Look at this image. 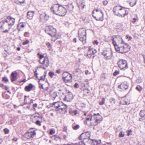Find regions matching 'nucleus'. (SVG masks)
<instances>
[{
	"mask_svg": "<svg viewBox=\"0 0 145 145\" xmlns=\"http://www.w3.org/2000/svg\"><path fill=\"white\" fill-rule=\"evenodd\" d=\"M29 43V40H25V41L23 42H22V44L23 45H25L26 44H27Z\"/></svg>",
	"mask_w": 145,
	"mask_h": 145,
	"instance_id": "nucleus-50",
	"label": "nucleus"
},
{
	"mask_svg": "<svg viewBox=\"0 0 145 145\" xmlns=\"http://www.w3.org/2000/svg\"><path fill=\"white\" fill-rule=\"evenodd\" d=\"M19 25H20V27L22 28H24V25L23 23H20V24Z\"/></svg>",
	"mask_w": 145,
	"mask_h": 145,
	"instance_id": "nucleus-64",
	"label": "nucleus"
},
{
	"mask_svg": "<svg viewBox=\"0 0 145 145\" xmlns=\"http://www.w3.org/2000/svg\"><path fill=\"white\" fill-rule=\"evenodd\" d=\"M85 3L84 2L83 0H77V3L78 5H80L81 4Z\"/></svg>",
	"mask_w": 145,
	"mask_h": 145,
	"instance_id": "nucleus-39",
	"label": "nucleus"
},
{
	"mask_svg": "<svg viewBox=\"0 0 145 145\" xmlns=\"http://www.w3.org/2000/svg\"><path fill=\"white\" fill-rule=\"evenodd\" d=\"M18 73L16 71H14L12 73L11 75V80L12 82L16 80L17 79Z\"/></svg>",
	"mask_w": 145,
	"mask_h": 145,
	"instance_id": "nucleus-20",
	"label": "nucleus"
},
{
	"mask_svg": "<svg viewBox=\"0 0 145 145\" xmlns=\"http://www.w3.org/2000/svg\"><path fill=\"white\" fill-rule=\"evenodd\" d=\"M142 87L140 85H138L136 88V89L140 92L142 91Z\"/></svg>",
	"mask_w": 145,
	"mask_h": 145,
	"instance_id": "nucleus-38",
	"label": "nucleus"
},
{
	"mask_svg": "<svg viewBox=\"0 0 145 145\" xmlns=\"http://www.w3.org/2000/svg\"><path fill=\"white\" fill-rule=\"evenodd\" d=\"M93 44L94 45H98L99 44V42L97 40H95L93 42Z\"/></svg>",
	"mask_w": 145,
	"mask_h": 145,
	"instance_id": "nucleus-56",
	"label": "nucleus"
},
{
	"mask_svg": "<svg viewBox=\"0 0 145 145\" xmlns=\"http://www.w3.org/2000/svg\"><path fill=\"white\" fill-rule=\"evenodd\" d=\"M110 102L112 104H115V99L113 98H112L110 99Z\"/></svg>",
	"mask_w": 145,
	"mask_h": 145,
	"instance_id": "nucleus-45",
	"label": "nucleus"
},
{
	"mask_svg": "<svg viewBox=\"0 0 145 145\" xmlns=\"http://www.w3.org/2000/svg\"><path fill=\"white\" fill-rule=\"evenodd\" d=\"M116 51L119 53H126L128 52L130 48V46L127 44L120 45L119 44L114 47Z\"/></svg>",
	"mask_w": 145,
	"mask_h": 145,
	"instance_id": "nucleus-3",
	"label": "nucleus"
},
{
	"mask_svg": "<svg viewBox=\"0 0 145 145\" xmlns=\"http://www.w3.org/2000/svg\"><path fill=\"white\" fill-rule=\"evenodd\" d=\"M67 106L66 105H63V103L62 102H60V104L58 109L57 110V111H58V110L60 109H62L63 108H67Z\"/></svg>",
	"mask_w": 145,
	"mask_h": 145,
	"instance_id": "nucleus-25",
	"label": "nucleus"
},
{
	"mask_svg": "<svg viewBox=\"0 0 145 145\" xmlns=\"http://www.w3.org/2000/svg\"><path fill=\"white\" fill-rule=\"evenodd\" d=\"M127 132L128 133L127 134V135L129 136L130 135V133H131L132 131L131 130H128L127 131Z\"/></svg>",
	"mask_w": 145,
	"mask_h": 145,
	"instance_id": "nucleus-62",
	"label": "nucleus"
},
{
	"mask_svg": "<svg viewBox=\"0 0 145 145\" xmlns=\"http://www.w3.org/2000/svg\"><path fill=\"white\" fill-rule=\"evenodd\" d=\"M62 76L63 79L65 83L72 82V76L71 74L68 72H65L63 73Z\"/></svg>",
	"mask_w": 145,
	"mask_h": 145,
	"instance_id": "nucleus-5",
	"label": "nucleus"
},
{
	"mask_svg": "<svg viewBox=\"0 0 145 145\" xmlns=\"http://www.w3.org/2000/svg\"><path fill=\"white\" fill-rule=\"evenodd\" d=\"M50 97L53 100L57 96V93L54 90H52L50 92Z\"/></svg>",
	"mask_w": 145,
	"mask_h": 145,
	"instance_id": "nucleus-19",
	"label": "nucleus"
},
{
	"mask_svg": "<svg viewBox=\"0 0 145 145\" xmlns=\"http://www.w3.org/2000/svg\"><path fill=\"white\" fill-rule=\"evenodd\" d=\"M48 74L52 78L53 76L54 75V73L51 71Z\"/></svg>",
	"mask_w": 145,
	"mask_h": 145,
	"instance_id": "nucleus-46",
	"label": "nucleus"
},
{
	"mask_svg": "<svg viewBox=\"0 0 145 145\" xmlns=\"http://www.w3.org/2000/svg\"><path fill=\"white\" fill-rule=\"evenodd\" d=\"M75 72L77 73H78V74H79L81 73L82 71L79 69H76L75 70Z\"/></svg>",
	"mask_w": 145,
	"mask_h": 145,
	"instance_id": "nucleus-44",
	"label": "nucleus"
},
{
	"mask_svg": "<svg viewBox=\"0 0 145 145\" xmlns=\"http://www.w3.org/2000/svg\"><path fill=\"white\" fill-rule=\"evenodd\" d=\"M101 78L102 79H105L106 78L105 74H103L101 76Z\"/></svg>",
	"mask_w": 145,
	"mask_h": 145,
	"instance_id": "nucleus-53",
	"label": "nucleus"
},
{
	"mask_svg": "<svg viewBox=\"0 0 145 145\" xmlns=\"http://www.w3.org/2000/svg\"><path fill=\"white\" fill-rule=\"evenodd\" d=\"M120 86L121 89L124 88L125 89H127L128 88V85L127 82H124L123 84H121L120 85Z\"/></svg>",
	"mask_w": 145,
	"mask_h": 145,
	"instance_id": "nucleus-27",
	"label": "nucleus"
},
{
	"mask_svg": "<svg viewBox=\"0 0 145 145\" xmlns=\"http://www.w3.org/2000/svg\"><path fill=\"white\" fill-rule=\"evenodd\" d=\"M5 22L4 23H1V20L0 21V25H1L0 28L1 31L4 33H7L9 31L11 28V26H8V24H5Z\"/></svg>",
	"mask_w": 145,
	"mask_h": 145,
	"instance_id": "nucleus-10",
	"label": "nucleus"
},
{
	"mask_svg": "<svg viewBox=\"0 0 145 145\" xmlns=\"http://www.w3.org/2000/svg\"><path fill=\"white\" fill-rule=\"evenodd\" d=\"M78 37L79 40L82 42L83 44H84L86 42V35L79 34L78 35Z\"/></svg>",
	"mask_w": 145,
	"mask_h": 145,
	"instance_id": "nucleus-18",
	"label": "nucleus"
},
{
	"mask_svg": "<svg viewBox=\"0 0 145 145\" xmlns=\"http://www.w3.org/2000/svg\"><path fill=\"white\" fill-rule=\"evenodd\" d=\"M74 86L75 88H78L79 87V85L78 83H75L74 85Z\"/></svg>",
	"mask_w": 145,
	"mask_h": 145,
	"instance_id": "nucleus-54",
	"label": "nucleus"
},
{
	"mask_svg": "<svg viewBox=\"0 0 145 145\" xmlns=\"http://www.w3.org/2000/svg\"><path fill=\"white\" fill-rule=\"evenodd\" d=\"M80 127V126L79 125H76L73 126L72 128L73 129L76 130L78 129Z\"/></svg>",
	"mask_w": 145,
	"mask_h": 145,
	"instance_id": "nucleus-42",
	"label": "nucleus"
},
{
	"mask_svg": "<svg viewBox=\"0 0 145 145\" xmlns=\"http://www.w3.org/2000/svg\"><path fill=\"white\" fill-rule=\"evenodd\" d=\"M100 142H99L95 140H93L92 144L94 145H97L100 143Z\"/></svg>",
	"mask_w": 145,
	"mask_h": 145,
	"instance_id": "nucleus-34",
	"label": "nucleus"
},
{
	"mask_svg": "<svg viewBox=\"0 0 145 145\" xmlns=\"http://www.w3.org/2000/svg\"><path fill=\"white\" fill-rule=\"evenodd\" d=\"M72 111L74 115H76L77 114V111L76 110H74Z\"/></svg>",
	"mask_w": 145,
	"mask_h": 145,
	"instance_id": "nucleus-61",
	"label": "nucleus"
},
{
	"mask_svg": "<svg viewBox=\"0 0 145 145\" xmlns=\"http://www.w3.org/2000/svg\"><path fill=\"white\" fill-rule=\"evenodd\" d=\"M140 115L141 117H144L145 115V111L144 110H141L140 112Z\"/></svg>",
	"mask_w": 145,
	"mask_h": 145,
	"instance_id": "nucleus-33",
	"label": "nucleus"
},
{
	"mask_svg": "<svg viewBox=\"0 0 145 145\" xmlns=\"http://www.w3.org/2000/svg\"><path fill=\"white\" fill-rule=\"evenodd\" d=\"M129 2V4L131 7H133L136 3L137 0H128Z\"/></svg>",
	"mask_w": 145,
	"mask_h": 145,
	"instance_id": "nucleus-28",
	"label": "nucleus"
},
{
	"mask_svg": "<svg viewBox=\"0 0 145 145\" xmlns=\"http://www.w3.org/2000/svg\"><path fill=\"white\" fill-rule=\"evenodd\" d=\"M55 133V132H53V131L52 129H51L50 130L49 133L51 135H52L54 134V133Z\"/></svg>",
	"mask_w": 145,
	"mask_h": 145,
	"instance_id": "nucleus-60",
	"label": "nucleus"
},
{
	"mask_svg": "<svg viewBox=\"0 0 145 145\" xmlns=\"http://www.w3.org/2000/svg\"><path fill=\"white\" fill-rule=\"evenodd\" d=\"M45 67L44 65H43L40 66L39 67L40 68H41L45 70L46 69V68H45Z\"/></svg>",
	"mask_w": 145,
	"mask_h": 145,
	"instance_id": "nucleus-58",
	"label": "nucleus"
},
{
	"mask_svg": "<svg viewBox=\"0 0 145 145\" xmlns=\"http://www.w3.org/2000/svg\"><path fill=\"white\" fill-rule=\"evenodd\" d=\"M86 35V33L85 29L84 28H82L79 30L78 35Z\"/></svg>",
	"mask_w": 145,
	"mask_h": 145,
	"instance_id": "nucleus-23",
	"label": "nucleus"
},
{
	"mask_svg": "<svg viewBox=\"0 0 145 145\" xmlns=\"http://www.w3.org/2000/svg\"><path fill=\"white\" fill-rule=\"evenodd\" d=\"M79 9H82L84 8V7L85 6V3L81 4L80 5H78Z\"/></svg>",
	"mask_w": 145,
	"mask_h": 145,
	"instance_id": "nucleus-35",
	"label": "nucleus"
},
{
	"mask_svg": "<svg viewBox=\"0 0 145 145\" xmlns=\"http://www.w3.org/2000/svg\"><path fill=\"white\" fill-rule=\"evenodd\" d=\"M18 1H19V3H24L25 2V0H17Z\"/></svg>",
	"mask_w": 145,
	"mask_h": 145,
	"instance_id": "nucleus-59",
	"label": "nucleus"
},
{
	"mask_svg": "<svg viewBox=\"0 0 145 145\" xmlns=\"http://www.w3.org/2000/svg\"><path fill=\"white\" fill-rule=\"evenodd\" d=\"M60 102H56L54 103V106L56 108V110L58 109L59 106Z\"/></svg>",
	"mask_w": 145,
	"mask_h": 145,
	"instance_id": "nucleus-30",
	"label": "nucleus"
},
{
	"mask_svg": "<svg viewBox=\"0 0 145 145\" xmlns=\"http://www.w3.org/2000/svg\"><path fill=\"white\" fill-rule=\"evenodd\" d=\"M138 18L137 17H136V18H133L132 19V22L133 23H134L136 21H138Z\"/></svg>",
	"mask_w": 145,
	"mask_h": 145,
	"instance_id": "nucleus-41",
	"label": "nucleus"
},
{
	"mask_svg": "<svg viewBox=\"0 0 145 145\" xmlns=\"http://www.w3.org/2000/svg\"><path fill=\"white\" fill-rule=\"evenodd\" d=\"M118 67L121 70H125L128 67L126 61L123 59H120L118 62Z\"/></svg>",
	"mask_w": 145,
	"mask_h": 145,
	"instance_id": "nucleus-11",
	"label": "nucleus"
},
{
	"mask_svg": "<svg viewBox=\"0 0 145 145\" xmlns=\"http://www.w3.org/2000/svg\"><path fill=\"white\" fill-rule=\"evenodd\" d=\"M103 3L104 5L105 6L107 4L108 2L107 1H105L103 2Z\"/></svg>",
	"mask_w": 145,
	"mask_h": 145,
	"instance_id": "nucleus-63",
	"label": "nucleus"
},
{
	"mask_svg": "<svg viewBox=\"0 0 145 145\" xmlns=\"http://www.w3.org/2000/svg\"><path fill=\"white\" fill-rule=\"evenodd\" d=\"M41 122L38 120H37L35 122V123L37 125H39V126L41 125Z\"/></svg>",
	"mask_w": 145,
	"mask_h": 145,
	"instance_id": "nucleus-51",
	"label": "nucleus"
},
{
	"mask_svg": "<svg viewBox=\"0 0 145 145\" xmlns=\"http://www.w3.org/2000/svg\"><path fill=\"white\" fill-rule=\"evenodd\" d=\"M103 14L102 11L99 8L95 9L92 12V16L97 20H103Z\"/></svg>",
	"mask_w": 145,
	"mask_h": 145,
	"instance_id": "nucleus-4",
	"label": "nucleus"
},
{
	"mask_svg": "<svg viewBox=\"0 0 145 145\" xmlns=\"http://www.w3.org/2000/svg\"><path fill=\"white\" fill-rule=\"evenodd\" d=\"M112 43L114 47L118 45L117 43H118V40L117 39V36H114L112 38Z\"/></svg>",
	"mask_w": 145,
	"mask_h": 145,
	"instance_id": "nucleus-21",
	"label": "nucleus"
},
{
	"mask_svg": "<svg viewBox=\"0 0 145 145\" xmlns=\"http://www.w3.org/2000/svg\"><path fill=\"white\" fill-rule=\"evenodd\" d=\"M117 39L118 43H120V42L122 40V37L120 36H117Z\"/></svg>",
	"mask_w": 145,
	"mask_h": 145,
	"instance_id": "nucleus-49",
	"label": "nucleus"
},
{
	"mask_svg": "<svg viewBox=\"0 0 145 145\" xmlns=\"http://www.w3.org/2000/svg\"><path fill=\"white\" fill-rule=\"evenodd\" d=\"M119 73V72L118 71H115L114 72L113 75L114 76H116Z\"/></svg>",
	"mask_w": 145,
	"mask_h": 145,
	"instance_id": "nucleus-52",
	"label": "nucleus"
},
{
	"mask_svg": "<svg viewBox=\"0 0 145 145\" xmlns=\"http://www.w3.org/2000/svg\"><path fill=\"white\" fill-rule=\"evenodd\" d=\"M15 21V18H12L11 16H7L6 19L4 18L1 19V23L5 22L7 23L8 26H12L14 24Z\"/></svg>",
	"mask_w": 145,
	"mask_h": 145,
	"instance_id": "nucleus-8",
	"label": "nucleus"
},
{
	"mask_svg": "<svg viewBox=\"0 0 145 145\" xmlns=\"http://www.w3.org/2000/svg\"><path fill=\"white\" fill-rule=\"evenodd\" d=\"M33 86L31 84H30L29 85L25 87V90L27 91H30L32 89Z\"/></svg>",
	"mask_w": 145,
	"mask_h": 145,
	"instance_id": "nucleus-26",
	"label": "nucleus"
},
{
	"mask_svg": "<svg viewBox=\"0 0 145 145\" xmlns=\"http://www.w3.org/2000/svg\"><path fill=\"white\" fill-rule=\"evenodd\" d=\"M126 39H128V40H131V39H132V38L131 36L129 37V36H126Z\"/></svg>",
	"mask_w": 145,
	"mask_h": 145,
	"instance_id": "nucleus-57",
	"label": "nucleus"
},
{
	"mask_svg": "<svg viewBox=\"0 0 145 145\" xmlns=\"http://www.w3.org/2000/svg\"><path fill=\"white\" fill-rule=\"evenodd\" d=\"M75 145H85V144L84 141H80L78 143L75 144Z\"/></svg>",
	"mask_w": 145,
	"mask_h": 145,
	"instance_id": "nucleus-40",
	"label": "nucleus"
},
{
	"mask_svg": "<svg viewBox=\"0 0 145 145\" xmlns=\"http://www.w3.org/2000/svg\"><path fill=\"white\" fill-rule=\"evenodd\" d=\"M113 11L115 15L123 17L128 15L129 9L121 6H116L114 8Z\"/></svg>",
	"mask_w": 145,
	"mask_h": 145,
	"instance_id": "nucleus-2",
	"label": "nucleus"
},
{
	"mask_svg": "<svg viewBox=\"0 0 145 145\" xmlns=\"http://www.w3.org/2000/svg\"><path fill=\"white\" fill-rule=\"evenodd\" d=\"M49 18L48 15L45 12H43L40 16V21L42 22H45L48 20Z\"/></svg>",
	"mask_w": 145,
	"mask_h": 145,
	"instance_id": "nucleus-16",
	"label": "nucleus"
},
{
	"mask_svg": "<svg viewBox=\"0 0 145 145\" xmlns=\"http://www.w3.org/2000/svg\"><path fill=\"white\" fill-rule=\"evenodd\" d=\"M73 98V95L71 92H69L66 95L64 100L65 101H70L72 100Z\"/></svg>",
	"mask_w": 145,
	"mask_h": 145,
	"instance_id": "nucleus-17",
	"label": "nucleus"
},
{
	"mask_svg": "<svg viewBox=\"0 0 145 145\" xmlns=\"http://www.w3.org/2000/svg\"><path fill=\"white\" fill-rule=\"evenodd\" d=\"M37 104L36 103H34L33 105V110L34 111H36V109L35 108L37 106Z\"/></svg>",
	"mask_w": 145,
	"mask_h": 145,
	"instance_id": "nucleus-55",
	"label": "nucleus"
},
{
	"mask_svg": "<svg viewBox=\"0 0 145 145\" xmlns=\"http://www.w3.org/2000/svg\"><path fill=\"white\" fill-rule=\"evenodd\" d=\"M125 136V134L121 131L120 133L119 134V137H123Z\"/></svg>",
	"mask_w": 145,
	"mask_h": 145,
	"instance_id": "nucleus-47",
	"label": "nucleus"
},
{
	"mask_svg": "<svg viewBox=\"0 0 145 145\" xmlns=\"http://www.w3.org/2000/svg\"><path fill=\"white\" fill-rule=\"evenodd\" d=\"M39 63L44 65L46 67H48L50 64V62L47 57H45L43 55H40L39 56Z\"/></svg>",
	"mask_w": 145,
	"mask_h": 145,
	"instance_id": "nucleus-7",
	"label": "nucleus"
},
{
	"mask_svg": "<svg viewBox=\"0 0 145 145\" xmlns=\"http://www.w3.org/2000/svg\"><path fill=\"white\" fill-rule=\"evenodd\" d=\"M122 24L121 23L117 24L116 26L118 28L120 29L122 28Z\"/></svg>",
	"mask_w": 145,
	"mask_h": 145,
	"instance_id": "nucleus-43",
	"label": "nucleus"
},
{
	"mask_svg": "<svg viewBox=\"0 0 145 145\" xmlns=\"http://www.w3.org/2000/svg\"><path fill=\"white\" fill-rule=\"evenodd\" d=\"M46 72H44V75L41 76L40 77V79L38 78L39 80H40L42 81H44L45 80V78L46 76Z\"/></svg>",
	"mask_w": 145,
	"mask_h": 145,
	"instance_id": "nucleus-31",
	"label": "nucleus"
},
{
	"mask_svg": "<svg viewBox=\"0 0 145 145\" xmlns=\"http://www.w3.org/2000/svg\"><path fill=\"white\" fill-rule=\"evenodd\" d=\"M90 121H95L96 124L99 123L102 120L101 116L99 113L94 114L90 118Z\"/></svg>",
	"mask_w": 145,
	"mask_h": 145,
	"instance_id": "nucleus-9",
	"label": "nucleus"
},
{
	"mask_svg": "<svg viewBox=\"0 0 145 145\" xmlns=\"http://www.w3.org/2000/svg\"><path fill=\"white\" fill-rule=\"evenodd\" d=\"M45 32L52 37H54L56 35V30L53 27L49 26L46 27Z\"/></svg>",
	"mask_w": 145,
	"mask_h": 145,
	"instance_id": "nucleus-6",
	"label": "nucleus"
},
{
	"mask_svg": "<svg viewBox=\"0 0 145 145\" xmlns=\"http://www.w3.org/2000/svg\"><path fill=\"white\" fill-rule=\"evenodd\" d=\"M3 131L6 134H8L9 132V130L7 128H5L4 129Z\"/></svg>",
	"mask_w": 145,
	"mask_h": 145,
	"instance_id": "nucleus-48",
	"label": "nucleus"
},
{
	"mask_svg": "<svg viewBox=\"0 0 145 145\" xmlns=\"http://www.w3.org/2000/svg\"><path fill=\"white\" fill-rule=\"evenodd\" d=\"M97 52L96 50L91 47L89 48L87 52V56L89 58H90L93 55L96 53Z\"/></svg>",
	"mask_w": 145,
	"mask_h": 145,
	"instance_id": "nucleus-14",
	"label": "nucleus"
},
{
	"mask_svg": "<svg viewBox=\"0 0 145 145\" xmlns=\"http://www.w3.org/2000/svg\"><path fill=\"white\" fill-rule=\"evenodd\" d=\"M34 12L33 11H29L27 13V18L29 19H32L33 16L34 15Z\"/></svg>",
	"mask_w": 145,
	"mask_h": 145,
	"instance_id": "nucleus-22",
	"label": "nucleus"
},
{
	"mask_svg": "<svg viewBox=\"0 0 145 145\" xmlns=\"http://www.w3.org/2000/svg\"><path fill=\"white\" fill-rule=\"evenodd\" d=\"M57 111L59 112V113L61 114H65L67 112L66 108H63V109H62L61 110L60 109L58 110V111Z\"/></svg>",
	"mask_w": 145,
	"mask_h": 145,
	"instance_id": "nucleus-29",
	"label": "nucleus"
},
{
	"mask_svg": "<svg viewBox=\"0 0 145 145\" xmlns=\"http://www.w3.org/2000/svg\"><path fill=\"white\" fill-rule=\"evenodd\" d=\"M106 60L111 59L112 56V53L111 50L104 51L102 53Z\"/></svg>",
	"mask_w": 145,
	"mask_h": 145,
	"instance_id": "nucleus-12",
	"label": "nucleus"
},
{
	"mask_svg": "<svg viewBox=\"0 0 145 145\" xmlns=\"http://www.w3.org/2000/svg\"><path fill=\"white\" fill-rule=\"evenodd\" d=\"M90 132H87L83 133L80 135L79 139L80 140L82 139H86L87 138L89 139L90 137Z\"/></svg>",
	"mask_w": 145,
	"mask_h": 145,
	"instance_id": "nucleus-13",
	"label": "nucleus"
},
{
	"mask_svg": "<svg viewBox=\"0 0 145 145\" xmlns=\"http://www.w3.org/2000/svg\"><path fill=\"white\" fill-rule=\"evenodd\" d=\"M50 9L54 13L61 16H64L67 12L65 8L58 4L53 5Z\"/></svg>",
	"mask_w": 145,
	"mask_h": 145,
	"instance_id": "nucleus-1",
	"label": "nucleus"
},
{
	"mask_svg": "<svg viewBox=\"0 0 145 145\" xmlns=\"http://www.w3.org/2000/svg\"><path fill=\"white\" fill-rule=\"evenodd\" d=\"M38 118V116L36 114H34L32 115L31 116V119L37 120Z\"/></svg>",
	"mask_w": 145,
	"mask_h": 145,
	"instance_id": "nucleus-32",
	"label": "nucleus"
},
{
	"mask_svg": "<svg viewBox=\"0 0 145 145\" xmlns=\"http://www.w3.org/2000/svg\"><path fill=\"white\" fill-rule=\"evenodd\" d=\"M120 103L122 105H128L130 104V102L127 98H123L121 101Z\"/></svg>",
	"mask_w": 145,
	"mask_h": 145,
	"instance_id": "nucleus-24",
	"label": "nucleus"
},
{
	"mask_svg": "<svg viewBox=\"0 0 145 145\" xmlns=\"http://www.w3.org/2000/svg\"><path fill=\"white\" fill-rule=\"evenodd\" d=\"M36 134L35 131H32L30 130L25 134V136L27 139H29L31 138H33Z\"/></svg>",
	"mask_w": 145,
	"mask_h": 145,
	"instance_id": "nucleus-15",
	"label": "nucleus"
},
{
	"mask_svg": "<svg viewBox=\"0 0 145 145\" xmlns=\"http://www.w3.org/2000/svg\"><path fill=\"white\" fill-rule=\"evenodd\" d=\"M2 81L3 82H5L6 83L9 81L8 79L6 77H4L2 78Z\"/></svg>",
	"mask_w": 145,
	"mask_h": 145,
	"instance_id": "nucleus-37",
	"label": "nucleus"
},
{
	"mask_svg": "<svg viewBox=\"0 0 145 145\" xmlns=\"http://www.w3.org/2000/svg\"><path fill=\"white\" fill-rule=\"evenodd\" d=\"M105 99L104 98H102L101 99V101L99 102V104L101 105H103L104 104L105 102Z\"/></svg>",
	"mask_w": 145,
	"mask_h": 145,
	"instance_id": "nucleus-36",
	"label": "nucleus"
}]
</instances>
